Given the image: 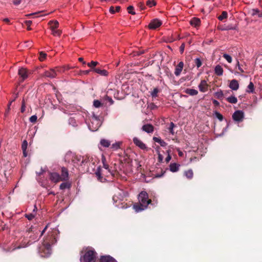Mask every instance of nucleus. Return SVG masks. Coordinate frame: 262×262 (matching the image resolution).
<instances>
[{
  "instance_id": "obj_53",
  "label": "nucleus",
  "mask_w": 262,
  "mask_h": 262,
  "mask_svg": "<svg viewBox=\"0 0 262 262\" xmlns=\"http://www.w3.org/2000/svg\"><path fill=\"white\" fill-rule=\"evenodd\" d=\"M69 184L67 183H62L60 185V189H64L69 187Z\"/></svg>"
},
{
  "instance_id": "obj_60",
  "label": "nucleus",
  "mask_w": 262,
  "mask_h": 262,
  "mask_svg": "<svg viewBox=\"0 0 262 262\" xmlns=\"http://www.w3.org/2000/svg\"><path fill=\"white\" fill-rule=\"evenodd\" d=\"M138 6L141 10H144L145 9V6L143 2H141L139 3Z\"/></svg>"
},
{
  "instance_id": "obj_10",
  "label": "nucleus",
  "mask_w": 262,
  "mask_h": 262,
  "mask_svg": "<svg viewBox=\"0 0 262 262\" xmlns=\"http://www.w3.org/2000/svg\"><path fill=\"white\" fill-rule=\"evenodd\" d=\"M133 142L137 146L141 149L144 150L147 148L146 145L137 137H134L133 138Z\"/></svg>"
},
{
  "instance_id": "obj_23",
  "label": "nucleus",
  "mask_w": 262,
  "mask_h": 262,
  "mask_svg": "<svg viewBox=\"0 0 262 262\" xmlns=\"http://www.w3.org/2000/svg\"><path fill=\"white\" fill-rule=\"evenodd\" d=\"M95 174L98 181L102 182L106 180L105 178H103L101 176V168L98 167L95 172Z\"/></svg>"
},
{
  "instance_id": "obj_17",
  "label": "nucleus",
  "mask_w": 262,
  "mask_h": 262,
  "mask_svg": "<svg viewBox=\"0 0 262 262\" xmlns=\"http://www.w3.org/2000/svg\"><path fill=\"white\" fill-rule=\"evenodd\" d=\"M142 130L147 133H152L154 132V126L150 124H144L142 127Z\"/></svg>"
},
{
  "instance_id": "obj_24",
  "label": "nucleus",
  "mask_w": 262,
  "mask_h": 262,
  "mask_svg": "<svg viewBox=\"0 0 262 262\" xmlns=\"http://www.w3.org/2000/svg\"><path fill=\"white\" fill-rule=\"evenodd\" d=\"M92 71L95 72L102 76H106L108 75V72L105 70H100L97 68H93Z\"/></svg>"
},
{
  "instance_id": "obj_14",
  "label": "nucleus",
  "mask_w": 262,
  "mask_h": 262,
  "mask_svg": "<svg viewBox=\"0 0 262 262\" xmlns=\"http://www.w3.org/2000/svg\"><path fill=\"white\" fill-rule=\"evenodd\" d=\"M50 179L53 182L56 183L61 180L60 176L59 173L54 172L50 173Z\"/></svg>"
},
{
  "instance_id": "obj_48",
  "label": "nucleus",
  "mask_w": 262,
  "mask_h": 262,
  "mask_svg": "<svg viewBox=\"0 0 262 262\" xmlns=\"http://www.w3.org/2000/svg\"><path fill=\"white\" fill-rule=\"evenodd\" d=\"M37 119V117L36 115H32L29 118V121L31 123H35L36 122Z\"/></svg>"
},
{
  "instance_id": "obj_59",
  "label": "nucleus",
  "mask_w": 262,
  "mask_h": 262,
  "mask_svg": "<svg viewBox=\"0 0 262 262\" xmlns=\"http://www.w3.org/2000/svg\"><path fill=\"white\" fill-rule=\"evenodd\" d=\"M26 110V106L24 100L23 101L20 111L21 113H24Z\"/></svg>"
},
{
  "instance_id": "obj_20",
  "label": "nucleus",
  "mask_w": 262,
  "mask_h": 262,
  "mask_svg": "<svg viewBox=\"0 0 262 262\" xmlns=\"http://www.w3.org/2000/svg\"><path fill=\"white\" fill-rule=\"evenodd\" d=\"M18 75L22 78L23 80L26 79L28 77V73L26 69L21 68L18 70Z\"/></svg>"
},
{
  "instance_id": "obj_44",
  "label": "nucleus",
  "mask_w": 262,
  "mask_h": 262,
  "mask_svg": "<svg viewBox=\"0 0 262 262\" xmlns=\"http://www.w3.org/2000/svg\"><path fill=\"white\" fill-rule=\"evenodd\" d=\"M98 62L92 61L91 62L88 63V66L91 68V71H92L93 68H95V67L98 64Z\"/></svg>"
},
{
  "instance_id": "obj_50",
  "label": "nucleus",
  "mask_w": 262,
  "mask_h": 262,
  "mask_svg": "<svg viewBox=\"0 0 262 262\" xmlns=\"http://www.w3.org/2000/svg\"><path fill=\"white\" fill-rule=\"evenodd\" d=\"M133 9L134 7L132 6H129L127 7L128 12L132 15H135L136 12L133 10Z\"/></svg>"
},
{
  "instance_id": "obj_46",
  "label": "nucleus",
  "mask_w": 262,
  "mask_h": 262,
  "mask_svg": "<svg viewBox=\"0 0 262 262\" xmlns=\"http://www.w3.org/2000/svg\"><path fill=\"white\" fill-rule=\"evenodd\" d=\"M52 30V34L54 35V36H60V34H61V31L60 30H56V29H51Z\"/></svg>"
},
{
  "instance_id": "obj_31",
  "label": "nucleus",
  "mask_w": 262,
  "mask_h": 262,
  "mask_svg": "<svg viewBox=\"0 0 262 262\" xmlns=\"http://www.w3.org/2000/svg\"><path fill=\"white\" fill-rule=\"evenodd\" d=\"M227 100L230 103L235 104L237 102V99L234 96H231L227 98Z\"/></svg>"
},
{
  "instance_id": "obj_6",
  "label": "nucleus",
  "mask_w": 262,
  "mask_h": 262,
  "mask_svg": "<svg viewBox=\"0 0 262 262\" xmlns=\"http://www.w3.org/2000/svg\"><path fill=\"white\" fill-rule=\"evenodd\" d=\"M66 159H71L72 163L77 165H83V156L76 155L71 151H68L66 155Z\"/></svg>"
},
{
  "instance_id": "obj_47",
  "label": "nucleus",
  "mask_w": 262,
  "mask_h": 262,
  "mask_svg": "<svg viewBox=\"0 0 262 262\" xmlns=\"http://www.w3.org/2000/svg\"><path fill=\"white\" fill-rule=\"evenodd\" d=\"M194 62H195V65L198 68H200L202 66V61H201L200 58H195Z\"/></svg>"
},
{
  "instance_id": "obj_38",
  "label": "nucleus",
  "mask_w": 262,
  "mask_h": 262,
  "mask_svg": "<svg viewBox=\"0 0 262 262\" xmlns=\"http://www.w3.org/2000/svg\"><path fill=\"white\" fill-rule=\"evenodd\" d=\"M102 105L101 102L98 100H94L93 101V106L96 108H99Z\"/></svg>"
},
{
  "instance_id": "obj_28",
  "label": "nucleus",
  "mask_w": 262,
  "mask_h": 262,
  "mask_svg": "<svg viewBox=\"0 0 262 262\" xmlns=\"http://www.w3.org/2000/svg\"><path fill=\"white\" fill-rule=\"evenodd\" d=\"M185 92L190 96H195L198 93L197 90L192 89H187L185 91Z\"/></svg>"
},
{
  "instance_id": "obj_40",
  "label": "nucleus",
  "mask_w": 262,
  "mask_h": 262,
  "mask_svg": "<svg viewBox=\"0 0 262 262\" xmlns=\"http://www.w3.org/2000/svg\"><path fill=\"white\" fill-rule=\"evenodd\" d=\"M214 115H215V117L218 119L220 121H222L223 120V115L220 113L219 112H217V111H215L214 112Z\"/></svg>"
},
{
  "instance_id": "obj_62",
  "label": "nucleus",
  "mask_w": 262,
  "mask_h": 262,
  "mask_svg": "<svg viewBox=\"0 0 262 262\" xmlns=\"http://www.w3.org/2000/svg\"><path fill=\"white\" fill-rule=\"evenodd\" d=\"M21 2V0H13V3L14 5L17 6L19 5Z\"/></svg>"
},
{
  "instance_id": "obj_8",
  "label": "nucleus",
  "mask_w": 262,
  "mask_h": 262,
  "mask_svg": "<svg viewBox=\"0 0 262 262\" xmlns=\"http://www.w3.org/2000/svg\"><path fill=\"white\" fill-rule=\"evenodd\" d=\"M82 112L75 114V116L74 117H70L69 119V124L72 126L76 127L78 125V124L82 123L83 118L82 117Z\"/></svg>"
},
{
  "instance_id": "obj_64",
  "label": "nucleus",
  "mask_w": 262,
  "mask_h": 262,
  "mask_svg": "<svg viewBox=\"0 0 262 262\" xmlns=\"http://www.w3.org/2000/svg\"><path fill=\"white\" fill-rule=\"evenodd\" d=\"M163 157L161 154L159 153L158 154V161L160 162H162L163 161Z\"/></svg>"
},
{
  "instance_id": "obj_22",
  "label": "nucleus",
  "mask_w": 262,
  "mask_h": 262,
  "mask_svg": "<svg viewBox=\"0 0 262 262\" xmlns=\"http://www.w3.org/2000/svg\"><path fill=\"white\" fill-rule=\"evenodd\" d=\"M69 173L67 169L65 167H62L61 169V180H67L68 178Z\"/></svg>"
},
{
  "instance_id": "obj_34",
  "label": "nucleus",
  "mask_w": 262,
  "mask_h": 262,
  "mask_svg": "<svg viewBox=\"0 0 262 262\" xmlns=\"http://www.w3.org/2000/svg\"><path fill=\"white\" fill-rule=\"evenodd\" d=\"M220 29L222 31H227L229 30H234L236 29V26H232L230 25H228L225 27L220 28Z\"/></svg>"
},
{
  "instance_id": "obj_56",
  "label": "nucleus",
  "mask_w": 262,
  "mask_h": 262,
  "mask_svg": "<svg viewBox=\"0 0 262 262\" xmlns=\"http://www.w3.org/2000/svg\"><path fill=\"white\" fill-rule=\"evenodd\" d=\"M25 24L27 26V30H31L30 25L32 24V21L31 20H26V21H25Z\"/></svg>"
},
{
  "instance_id": "obj_29",
  "label": "nucleus",
  "mask_w": 262,
  "mask_h": 262,
  "mask_svg": "<svg viewBox=\"0 0 262 262\" xmlns=\"http://www.w3.org/2000/svg\"><path fill=\"white\" fill-rule=\"evenodd\" d=\"M100 144L104 147H108L111 145V142L108 140L102 139L100 140Z\"/></svg>"
},
{
  "instance_id": "obj_63",
  "label": "nucleus",
  "mask_w": 262,
  "mask_h": 262,
  "mask_svg": "<svg viewBox=\"0 0 262 262\" xmlns=\"http://www.w3.org/2000/svg\"><path fill=\"white\" fill-rule=\"evenodd\" d=\"M25 44H26L25 46L26 47H30L31 46V45L32 44V41H28L25 42Z\"/></svg>"
},
{
  "instance_id": "obj_25",
  "label": "nucleus",
  "mask_w": 262,
  "mask_h": 262,
  "mask_svg": "<svg viewBox=\"0 0 262 262\" xmlns=\"http://www.w3.org/2000/svg\"><path fill=\"white\" fill-rule=\"evenodd\" d=\"M214 72L217 76H222L223 74V69L220 65H217L214 68Z\"/></svg>"
},
{
  "instance_id": "obj_27",
  "label": "nucleus",
  "mask_w": 262,
  "mask_h": 262,
  "mask_svg": "<svg viewBox=\"0 0 262 262\" xmlns=\"http://www.w3.org/2000/svg\"><path fill=\"white\" fill-rule=\"evenodd\" d=\"M200 23H201V20L199 18H192L190 21V23L191 24V25L194 26V27H198L200 25Z\"/></svg>"
},
{
  "instance_id": "obj_39",
  "label": "nucleus",
  "mask_w": 262,
  "mask_h": 262,
  "mask_svg": "<svg viewBox=\"0 0 262 262\" xmlns=\"http://www.w3.org/2000/svg\"><path fill=\"white\" fill-rule=\"evenodd\" d=\"M223 57L229 62L231 63L232 61V57L228 54H224Z\"/></svg>"
},
{
  "instance_id": "obj_7",
  "label": "nucleus",
  "mask_w": 262,
  "mask_h": 262,
  "mask_svg": "<svg viewBox=\"0 0 262 262\" xmlns=\"http://www.w3.org/2000/svg\"><path fill=\"white\" fill-rule=\"evenodd\" d=\"M233 121L237 124L242 122L245 118V113L243 111H235L232 115Z\"/></svg>"
},
{
  "instance_id": "obj_51",
  "label": "nucleus",
  "mask_w": 262,
  "mask_h": 262,
  "mask_svg": "<svg viewBox=\"0 0 262 262\" xmlns=\"http://www.w3.org/2000/svg\"><path fill=\"white\" fill-rule=\"evenodd\" d=\"M102 163H103V167L105 169H107V170H108L109 169V166L108 164H107L106 163H105V159L104 157H102Z\"/></svg>"
},
{
  "instance_id": "obj_9",
  "label": "nucleus",
  "mask_w": 262,
  "mask_h": 262,
  "mask_svg": "<svg viewBox=\"0 0 262 262\" xmlns=\"http://www.w3.org/2000/svg\"><path fill=\"white\" fill-rule=\"evenodd\" d=\"M96 162V160L93 156L89 155L83 156V158L82 160L83 165H88L89 164L90 165L92 164L93 165H95Z\"/></svg>"
},
{
  "instance_id": "obj_36",
  "label": "nucleus",
  "mask_w": 262,
  "mask_h": 262,
  "mask_svg": "<svg viewBox=\"0 0 262 262\" xmlns=\"http://www.w3.org/2000/svg\"><path fill=\"white\" fill-rule=\"evenodd\" d=\"M121 142H115V143H113L112 145L111 148L113 149L114 150H117L120 148V145L121 144Z\"/></svg>"
},
{
  "instance_id": "obj_3",
  "label": "nucleus",
  "mask_w": 262,
  "mask_h": 262,
  "mask_svg": "<svg viewBox=\"0 0 262 262\" xmlns=\"http://www.w3.org/2000/svg\"><path fill=\"white\" fill-rule=\"evenodd\" d=\"M139 203H137L133 206V208L136 212H139L145 210L151 203L150 200L148 199V194L145 191H142L138 197Z\"/></svg>"
},
{
  "instance_id": "obj_30",
  "label": "nucleus",
  "mask_w": 262,
  "mask_h": 262,
  "mask_svg": "<svg viewBox=\"0 0 262 262\" xmlns=\"http://www.w3.org/2000/svg\"><path fill=\"white\" fill-rule=\"evenodd\" d=\"M184 175L185 176V177L187 178H188L189 179H192L193 177V173L192 170L190 169L187 171H185L184 172Z\"/></svg>"
},
{
  "instance_id": "obj_49",
  "label": "nucleus",
  "mask_w": 262,
  "mask_h": 262,
  "mask_svg": "<svg viewBox=\"0 0 262 262\" xmlns=\"http://www.w3.org/2000/svg\"><path fill=\"white\" fill-rule=\"evenodd\" d=\"M28 146V142L26 140H24L21 145V148L23 150H26Z\"/></svg>"
},
{
  "instance_id": "obj_12",
  "label": "nucleus",
  "mask_w": 262,
  "mask_h": 262,
  "mask_svg": "<svg viewBox=\"0 0 262 262\" xmlns=\"http://www.w3.org/2000/svg\"><path fill=\"white\" fill-rule=\"evenodd\" d=\"M161 25L162 22L161 20L158 19H154L151 21L148 27L150 29H155L160 27Z\"/></svg>"
},
{
  "instance_id": "obj_43",
  "label": "nucleus",
  "mask_w": 262,
  "mask_h": 262,
  "mask_svg": "<svg viewBox=\"0 0 262 262\" xmlns=\"http://www.w3.org/2000/svg\"><path fill=\"white\" fill-rule=\"evenodd\" d=\"M156 4V2L155 0H148L146 2V5L149 7H152L154 6H155Z\"/></svg>"
},
{
  "instance_id": "obj_2",
  "label": "nucleus",
  "mask_w": 262,
  "mask_h": 262,
  "mask_svg": "<svg viewBox=\"0 0 262 262\" xmlns=\"http://www.w3.org/2000/svg\"><path fill=\"white\" fill-rule=\"evenodd\" d=\"M89 115L85 112H82L81 115L89 129L92 132H95L101 126L102 121L100 116L96 115L94 113H92L91 116H89Z\"/></svg>"
},
{
  "instance_id": "obj_42",
  "label": "nucleus",
  "mask_w": 262,
  "mask_h": 262,
  "mask_svg": "<svg viewBox=\"0 0 262 262\" xmlns=\"http://www.w3.org/2000/svg\"><path fill=\"white\" fill-rule=\"evenodd\" d=\"M35 214L34 213H30L25 214V217L29 221L32 220L35 217Z\"/></svg>"
},
{
  "instance_id": "obj_13",
  "label": "nucleus",
  "mask_w": 262,
  "mask_h": 262,
  "mask_svg": "<svg viewBox=\"0 0 262 262\" xmlns=\"http://www.w3.org/2000/svg\"><path fill=\"white\" fill-rule=\"evenodd\" d=\"M29 233L28 240H31L33 243L37 240V236L35 235L34 232L32 231L31 228H30L25 233L24 235H27V233Z\"/></svg>"
},
{
  "instance_id": "obj_61",
  "label": "nucleus",
  "mask_w": 262,
  "mask_h": 262,
  "mask_svg": "<svg viewBox=\"0 0 262 262\" xmlns=\"http://www.w3.org/2000/svg\"><path fill=\"white\" fill-rule=\"evenodd\" d=\"M184 49H185V44L183 43L181 45V46L180 47V52L181 54H182L184 52Z\"/></svg>"
},
{
  "instance_id": "obj_32",
  "label": "nucleus",
  "mask_w": 262,
  "mask_h": 262,
  "mask_svg": "<svg viewBox=\"0 0 262 262\" xmlns=\"http://www.w3.org/2000/svg\"><path fill=\"white\" fill-rule=\"evenodd\" d=\"M51 29H56L58 28L59 23L57 20H52L49 22Z\"/></svg>"
},
{
  "instance_id": "obj_55",
  "label": "nucleus",
  "mask_w": 262,
  "mask_h": 262,
  "mask_svg": "<svg viewBox=\"0 0 262 262\" xmlns=\"http://www.w3.org/2000/svg\"><path fill=\"white\" fill-rule=\"evenodd\" d=\"M47 56V54L45 53H43V52H41L40 53V57H39V59L40 60L42 61Z\"/></svg>"
},
{
  "instance_id": "obj_11",
  "label": "nucleus",
  "mask_w": 262,
  "mask_h": 262,
  "mask_svg": "<svg viewBox=\"0 0 262 262\" xmlns=\"http://www.w3.org/2000/svg\"><path fill=\"white\" fill-rule=\"evenodd\" d=\"M58 72H59L58 70H56L55 69H51L49 71H46L45 72V76L51 78H54L57 76Z\"/></svg>"
},
{
  "instance_id": "obj_5",
  "label": "nucleus",
  "mask_w": 262,
  "mask_h": 262,
  "mask_svg": "<svg viewBox=\"0 0 262 262\" xmlns=\"http://www.w3.org/2000/svg\"><path fill=\"white\" fill-rule=\"evenodd\" d=\"M97 257V253L94 250H89L81 256L80 262H95Z\"/></svg>"
},
{
  "instance_id": "obj_26",
  "label": "nucleus",
  "mask_w": 262,
  "mask_h": 262,
  "mask_svg": "<svg viewBox=\"0 0 262 262\" xmlns=\"http://www.w3.org/2000/svg\"><path fill=\"white\" fill-rule=\"evenodd\" d=\"M153 140L155 142L159 143L162 147H165L167 144L164 141L158 137H154Z\"/></svg>"
},
{
  "instance_id": "obj_52",
  "label": "nucleus",
  "mask_w": 262,
  "mask_h": 262,
  "mask_svg": "<svg viewBox=\"0 0 262 262\" xmlns=\"http://www.w3.org/2000/svg\"><path fill=\"white\" fill-rule=\"evenodd\" d=\"M229 126V123H227V125L226 126V127H225L223 129V131H222V133L221 134H220V135H219V137H221L228 130V128Z\"/></svg>"
},
{
  "instance_id": "obj_37",
  "label": "nucleus",
  "mask_w": 262,
  "mask_h": 262,
  "mask_svg": "<svg viewBox=\"0 0 262 262\" xmlns=\"http://www.w3.org/2000/svg\"><path fill=\"white\" fill-rule=\"evenodd\" d=\"M175 127V124L172 122H170V125H169V126L168 127V129L169 132V133L173 135H174V130H173V128Z\"/></svg>"
},
{
  "instance_id": "obj_58",
  "label": "nucleus",
  "mask_w": 262,
  "mask_h": 262,
  "mask_svg": "<svg viewBox=\"0 0 262 262\" xmlns=\"http://www.w3.org/2000/svg\"><path fill=\"white\" fill-rule=\"evenodd\" d=\"M215 96L217 97V98H220L221 97H222L223 96V92L222 91H220L219 92H217L215 93Z\"/></svg>"
},
{
  "instance_id": "obj_1",
  "label": "nucleus",
  "mask_w": 262,
  "mask_h": 262,
  "mask_svg": "<svg viewBox=\"0 0 262 262\" xmlns=\"http://www.w3.org/2000/svg\"><path fill=\"white\" fill-rule=\"evenodd\" d=\"M60 233L57 228L54 229L52 232L44 240L41 246L38 247V252L43 257H48L52 253L51 245L55 244Z\"/></svg>"
},
{
  "instance_id": "obj_16",
  "label": "nucleus",
  "mask_w": 262,
  "mask_h": 262,
  "mask_svg": "<svg viewBox=\"0 0 262 262\" xmlns=\"http://www.w3.org/2000/svg\"><path fill=\"white\" fill-rule=\"evenodd\" d=\"M184 63L182 61H180L176 66L174 71V74L176 76H178L181 74V73L183 69Z\"/></svg>"
},
{
  "instance_id": "obj_41",
  "label": "nucleus",
  "mask_w": 262,
  "mask_h": 262,
  "mask_svg": "<svg viewBox=\"0 0 262 262\" xmlns=\"http://www.w3.org/2000/svg\"><path fill=\"white\" fill-rule=\"evenodd\" d=\"M227 12L226 11H223L222 12V14L218 17V19L220 20H222L227 17Z\"/></svg>"
},
{
  "instance_id": "obj_45",
  "label": "nucleus",
  "mask_w": 262,
  "mask_h": 262,
  "mask_svg": "<svg viewBox=\"0 0 262 262\" xmlns=\"http://www.w3.org/2000/svg\"><path fill=\"white\" fill-rule=\"evenodd\" d=\"M159 92V90L157 88L154 89L153 91L151 92L150 95L152 97H156L157 96V94Z\"/></svg>"
},
{
  "instance_id": "obj_15",
  "label": "nucleus",
  "mask_w": 262,
  "mask_h": 262,
  "mask_svg": "<svg viewBox=\"0 0 262 262\" xmlns=\"http://www.w3.org/2000/svg\"><path fill=\"white\" fill-rule=\"evenodd\" d=\"M100 262H117V261L110 255H103L100 257Z\"/></svg>"
},
{
  "instance_id": "obj_4",
  "label": "nucleus",
  "mask_w": 262,
  "mask_h": 262,
  "mask_svg": "<svg viewBox=\"0 0 262 262\" xmlns=\"http://www.w3.org/2000/svg\"><path fill=\"white\" fill-rule=\"evenodd\" d=\"M29 234V233H28L27 235H24L23 237L13 243L12 247L8 250V251H13L16 249L26 248L31 245L33 242L31 240H28Z\"/></svg>"
},
{
  "instance_id": "obj_18",
  "label": "nucleus",
  "mask_w": 262,
  "mask_h": 262,
  "mask_svg": "<svg viewBox=\"0 0 262 262\" xmlns=\"http://www.w3.org/2000/svg\"><path fill=\"white\" fill-rule=\"evenodd\" d=\"M229 86L231 90L233 91L237 90L239 88V84L237 80L235 79L232 80L230 82Z\"/></svg>"
},
{
  "instance_id": "obj_21",
  "label": "nucleus",
  "mask_w": 262,
  "mask_h": 262,
  "mask_svg": "<svg viewBox=\"0 0 262 262\" xmlns=\"http://www.w3.org/2000/svg\"><path fill=\"white\" fill-rule=\"evenodd\" d=\"M180 165L176 163H170L169 165V170L172 172H177L179 170Z\"/></svg>"
},
{
  "instance_id": "obj_33",
  "label": "nucleus",
  "mask_w": 262,
  "mask_h": 262,
  "mask_svg": "<svg viewBox=\"0 0 262 262\" xmlns=\"http://www.w3.org/2000/svg\"><path fill=\"white\" fill-rule=\"evenodd\" d=\"M254 91V84L252 82H250L249 85L247 86L246 92L249 93H252Z\"/></svg>"
},
{
  "instance_id": "obj_57",
  "label": "nucleus",
  "mask_w": 262,
  "mask_h": 262,
  "mask_svg": "<svg viewBox=\"0 0 262 262\" xmlns=\"http://www.w3.org/2000/svg\"><path fill=\"white\" fill-rule=\"evenodd\" d=\"M105 99L107 100L110 103V105H112L114 103V101L112 98L108 96H105Z\"/></svg>"
},
{
  "instance_id": "obj_35",
  "label": "nucleus",
  "mask_w": 262,
  "mask_h": 262,
  "mask_svg": "<svg viewBox=\"0 0 262 262\" xmlns=\"http://www.w3.org/2000/svg\"><path fill=\"white\" fill-rule=\"evenodd\" d=\"M251 15L253 16L257 15L259 17H262V13H260L258 9H252L251 11Z\"/></svg>"
},
{
  "instance_id": "obj_54",
  "label": "nucleus",
  "mask_w": 262,
  "mask_h": 262,
  "mask_svg": "<svg viewBox=\"0 0 262 262\" xmlns=\"http://www.w3.org/2000/svg\"><path fill=\"white\" fill-rule=\"evenodd\" d=\"M236 68H237L238 70L242 73H244L245 71L244 70V69L243 68H242L240 64H239V62L238 60H237V63H236Z\"/></svg>"
},
{
  "instance_id": "obj_19",
  "label": "nucleus",
  "mask_w": 262,
  "mask_h": 262,
  "mask_svg": "<svg viewBox=\"0 0 262 262\" xmlns=\"http://www.w3.org/2000/svg\"><path fill=\"white\" fill-rule=\"evenodd\" d=\"M200 91L202 92H205L207 91V84L205 80H201L200 84L198 86Z\"/></svg>"
}]
</instances>
